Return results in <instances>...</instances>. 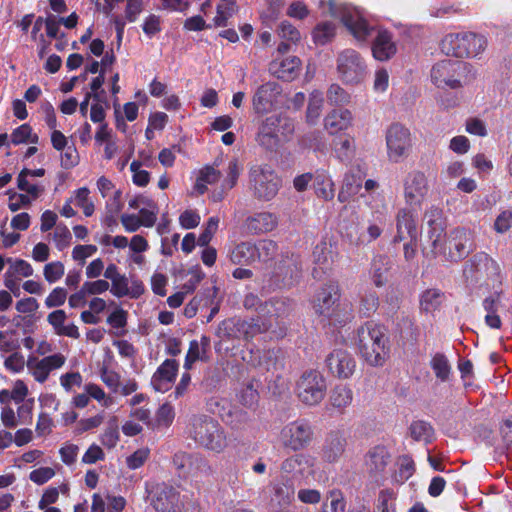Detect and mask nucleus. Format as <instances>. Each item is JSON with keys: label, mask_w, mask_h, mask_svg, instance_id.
<instances>
[{"label": "nucleus", "mask_w": 512, "mask_h": 512, "mask_svg": "<svg viewBox=\"0 0 512 512\" xmlns=\"http://www.w3.org/2000/svg\"><path fill=\"white\" fill-rule=\"evenodd\" d=\"M363 182V175L360 170L349 171L345 174L343 179V185L338 193V200L342 203L349 200L352 195L357 194Z\"/></svg>", "instance_id": "nucleus-33"}, {"label": "nucleus", "mask_w": 512, "mask_h": 512, "mask_svg": "<svg viewBox=\"0 0 512 512\" xmlns=\"http://www.w3.org/2000/svg\"><path fill=\"white\" fill-rule=\"evenodd\" d=\"M9 267L5 272V276L19 278L30 277L33 275L34 270L30 263L22 259L7 258Z\"/></svg>", "instance_id": "nucleus-50"}, {"label": "nucleus", "mask_w": 512, "mask_h": 512, "mask_svg": "<svg viewBox=\"0 0 512 512\" xmlns=\"http://www.w3.org/2000/svg\"><path fill=\"white\" fill-rule=\"evenodd\" d=\"M253 364L263 373L279 376L284 368V361L279 350L257 351L253 356Z\"/></svg>", "instance_id": "nucleus-22"}, {"label": "nucleus", "mask_w": 512, "mask_h": 512, "mask_svg": "<svg viewBox=\"0 0 512 512\" xmlns=\"http://www.w3.org/2000/svg\"><path fill=\"white\" fill-rule=\"evenodd\" d=\"M388 339L383 326L370 321L357 330V347L362 358L371 366H382L388 356Z\"/></svg>", "instance_id": "nucleus-2"}, {"label": "nucleus", "mask_w": 512, "mask_h": 512, "mask_svg": "<svg viewBox=\"0 0 512 512\" xmlns=\"http://www.w3.org/2000/svg\"><path fill=\"white\" fill-rule=\"evenodd\" d=\"M345 445L346 441L340 435H329L322 450V458L329 463L336 462L343 454Z\"/></svg>", "instance_id": "nucleus-35"}, {"label": "nucleus", "mask_w": 512, "mask_h": 512, "mask_svg": "<svg viewBox=\"0 0 512 512\" xmlns=\"http://www.w3.org/2000/svg\"><path fill=\"white\" fill-rule=\"evenodd\" d=\"M84 391L103 407H110L111 405L114 404L113 397L107 395L105 391L97 384H86L84 386Z\"/></svg>", "instance_id": "nucleus-58"}, {"label": "nucleus", "mask_w": 512, "mask_h": 512, "mask_svg": "<svg viewBox=\"0 0 512 512\" xmlns=\"http://www.w3.org/2000/svg\"><path fill=\"white\" fill-rule=\"evenodd\" d=\"M126 500L122 496H107L105 499L95 493L92 496L91 512H122Z\"/></svg>", "instance_id": "nucleus-32"}, {"label": "nucleus", "mask_w": 512, "mask_h": 512, "mask_svg": "<svg viewBox=\"0 0 512 512\" xmlns=\"http://www.w3.org/2000/svg\"><path fill=\"white\" fill-rule=\"evenodd\" d=\"M250 225L257 232H268L276 227L277 218L268 212L259 213L251 219Z\"/></svg>", "instance_id": "nucleus-54"}, {"label": "nucleus", "mask_w": 512, "mask_h": 512, "mask_svg": "<svg viewBox=\"0 0 512 512\" xmlns=\"http://www.w3.org/2000/svg\"><path fill=\"white\" fill-rule=\"evenodd\" d=\"M239 174L240 168L237 160H231L227 166L226 177L222 182V189L219 192L215 191L212 193V200L215 202L221 201L224 198L225 192L232 189L236 185Z\"/></svg>", "instance_id": "nucleus-38"}, {"label": "nucleus", "mask_w": 512, "mask_h": 512, "mask_svg": "<svg viewBox=\"0 0 512 512\" xmlns=\"http://www.w3.org/2000/svg\"><path fill=\"white\" fill-rule=\"evenodd\" d=\"M336 72L346 85H358L367 75L365 59L354 49H344L337 54Z\"/></svg>", "instance_id": "nucleus-9"}, {"label": "nucleus", "mask_w": 512, "mask_h": 512, "mask_svg": "<svg viewBox=\"0 0 512 512\" xmlns=\"http://www.w3.org/2000/svg\"><path fill=\"white\" fill-rule=\"evenodd\" d=\"M424 219L427 225V237L430 243L427 249L437 247L446 235V221L443 212L438 207H431L426 211Z\"/></svg>", "instance_id": "nucleus-20"}, {"label": "nucleus", "mask_w": 512, "mask_h": 512, "mask_svg": "<svg viewBox=\"0 0 512 512\" xmlns=\"http://www.w3.org/2000/svg\"><path fill=\"white\" fill-rule=\"evenodd\" d=\"M410 436L415 441H422L429 443L434 438V429L430 423L423 420H416L410 424L409 427Z\"/></svg>", "instance_id": "nucleus-43"}, {"label": "nucleus", "mask_w": 512, "mask_h": 512, "mask_svg": "<svg viewBox=\"0 0 512 512\" xmlns=\"http://www.w3.org/2000/svg\"><path fill=\"white\" fill-rule=\"evenodd\" d=\"M294 130L293 123L279 115L266 117L259 125L256 135L257 143L267 150L278 147L282 138H287Z\"/></svg>", "instance_id": "nucleus-10"}, {"label": "nucleus", "mask_w": 512, "mask_h": 512, "mask_svg": "<svg viewBox=\"0 0 512 512\" xmlns=\"http://www.w3.org/2000/svg\"><path fill=\"white\" fill-rule=\"evenodd\" d=\"M109 289L117 298L129 297L131 299L139 298L145 290L142 281L136 278L129 279L124 274L113 280Z\"/></svg>", "instance_id": "nucleus-24"}, {"label": "nucleus", "mask_w": 512, "mask_h": 512, "mask_svg": "<svg viewBox=\"0 0 512 512\" xmlns=\"http://www.w3.org/2000/svg\"><path fill=\"white\" fill-rule=\"evenodd\" d=\"M52 239L56 248L63 251L70 246L72 235L68 227L64 224H58L53 232Z\"/></svg>", "instance_id": "nucleus-59"}, {"label": "nucleus", "mask_w": 512, "mask_h": 512, "mask_svg": "<svg viewBox=\"0 0 512 512\" xmlns=\"http://www.w3.org/2000/svg\"><path fill=\"white\" fill-rule=\"evenodd\" d=\"M429 192L428 179L424 172L413 170L403 180V197L405 203L411 207H420Z\"/></svg>", "instance_id": "nucleus-14"}, {"label": "nucleus", "mask_w": 512, "mask_h": 512, "mask_svg": "<svg viewBox=\"0 0 512 512\" xmlns=\"http://www.w3.org/2000/svg\"><path fill=\"white\" fill-rule=\"evenodd\" d=\"M190 434L198 445L214 453H222L229 445L223 427L208 416H195L191 422Z\"/></svg>", "instance_id": "nucleus-6"}, {"label": "nucleus", "mask_w": 512, "mask_h": 512, "mask_svg": "<svg viewBox=\"0 0 512 512\" xmlns=\"http://www.w3.org/2000/svg\"><path fill=\"white\" fill-rule=\"evenodd\" d=\"M418 230L416 220L408 208H401L396 215V235L394 242H401L407 239L417 240Z\"/></svg>", "instance_id": "nucleus-23"}, {"label": "nucleus", "mask_w": 512, "mask_h": 512, "mask_svg": "<svg viewBox=\"0 0 512 512\" xmlns=\"http://www.w3.org/2000/svg\"><path fill=\"white\" fill-rule=\"evenodd\" d=\"M178 371V363L173 359H166L151 378V385L157 392H166L174 381Z\"/></svg>", "instance_id": "nucleus-25"}, {"label": "nucleus", "mask_w": 512, "mask_h": 512, "mask_svg": "<svg viewBox=\"0 0 512 512\" xmlns=\"http://www.w3.org/2000/svg\"><path fill=\"white\" fill-rule=\"evenodd\" d=\"M415 471L414 461L409 456H402L399 459V469L395 474V481L403 483L407 481Z\"/></svg>", "instance_id": "nucleus-61"}, {"label": "nucleus", "mask_w": 512, "mask_h": 512, "mask_svg": "<svg viewBox=\"0 0 512 512\" xmlns=\"http://www.w3.org/2000/svg\"><path fill=\"white\" fill-rule=\"evenodd\" d=\"M397 52L392 34L387 30H379L372 44L373 57L378 61H387Z\"/></svg>", "instance_id": "nucleus-28"}, {"label": "nucleus", "mask_w": 512, "mask_h": 512, "mask_svg": "<svg viewBox=\"0 0 512 512\" xmlns=\"http://www.w3.org/2000/svg\"><path fill=\"white\" fill-rule=\"evenodd\" d=\"M474 249L472 233L461 227L452 229L444 236L437 247L425 249L428 259L442 258L443 261L457 263L467 257Z\"/></svg>", "instance_id": "nucleus-4"}, {"label": "nucleus", "mask_w": 512, "mask_h": 512, "mask_svg": "<svg viewBox=\"0 0 512 512\" xmlns=\"http://www.w3.org/2000/svg\"><path fill=\"white\" fill-rule=\"evenodd\" d=\"M151 505L156 512H180L182 502L178 491L165 483L157 484L150 492Z\"/></svg>", "instance_id": "nucleus-16"}, {"label": "nucleus", "mask_w": 512, "mask_h": 512, "mask_svg": "<svg viewBox=\"0 0 512 512\" xmlns=\"http://www.w3.org/2000/svg\"><path fill=\"white\" fill-rule=\"evenodd\" d=\"M281 186V180L268 164H256L249 170V187L255 198L262 201L273 199Z\"/></svg>", "instance_id": "nucleus-8"}, {"label": "nucleus", "mask_w": 512, "mask_h": 512, "mask_svg": "<svg viewBox=\"0 0 512 512\" xmlns=\"http://www.w3.org/2000/svg\"><path fill=\"white\" fill-rule=\"evenodd\" d=\"M389 270L388 267V259L386 256H376L372 263H371V269L370 274L373 280V283L377 287L383 286L387 281V272Z\"/></svg>", "instance_id": "nucleus-42"}, {"label": "nucleus", "mask_w": 512, "mask_h": 512, "mask_svg": "<svg viewBox=\"0 0 512 512\" xmlns=\"http://www.w3.org/2000/svg\"><path fill=\"white\" fill-rule=\"evenodd\" d=\"M430 367L437 379L445 382L449 379L451 373V365L447 357L442 353H436L430 360Z\"/></svg>", "instance_id": "nucleus-47"}, {"label": "nucleus", "mask_w": 512, "mask_h": 512, "mask_svg": "<svg viewBox=\"0 0 512 512\" xmlns=\"http://www.w3.org/2000/svg\"><path fill=\"white\" fill-rule=\"evenodd\" d=\"M225 330H229V337H253L256 333L263 332L268 329L265 324H259L258 320H227L223 322Z\"/></svg>", "instance_id": "nucleus-26"}, {"label": "nucleus", "mask_w": 512, "mask_h": 512, "mask_svg": "<svg viewBox=\"0 0 512 512\" xmlns=\"http://www.w3.org/2000/svg\"><path fill=\"white\" fill-rule=\"evenodd\" d=\"M353 392L345 386H336L330 394V403L334 408L344 409L352 403Z\"/></svg>", "instance_id": "nucleus-48"}, {"label": "nucleus", "mask_w": 512, "mask_h": 512, "mask_svg": "<svg viewBox=\"0 0 512 512\" xmlns=\"http://www.w3.org/2000/svg\"><path fill=\"white\" fill-rule=\"evenodd\" d=\"M65 273V267L60 261H53L47 263L43 268V275L45 280L52 284L60 280Z\"/></svg>", "instance_id": "nucleus-60"}, {"label": "nucleus", "mask_w": 512, "mask_h": 512, "mask_svg": "<svg viewBox=\"0 0 512 512\" xmlns=\"http://www.w3.org/2000/svg\"><path fill=\"white\" fill-rule=\"evenodd\" d=\"M11 142L15 145L25 142L37 143L38 136L32 133V128L28 124H23L11 133Z\"/></svg>", "instance_id": "nucleus-57"}, {"label": "nucleus", "mask_w": 512, "mask_h": 512, "mask_svg": "<svg viewBox=\"0 0 512 512\" xmlns=\"http://www.w3.org/2000/svg\"><path fill=\"white\" fill-rule=\"evenodd\" d=\"M326 362L330 372L343 379L351 377L356 368V362L353 356L349 352L341 349L331 352Z\"/></svg>", "instance_id": "nucleus-21"}, {"label": "nucleus", "mask_w": 512, "mask_h": 512, "mask_svg": "<svg viewBox=\"0 0 512 512\" xmlns=\"http://www.w3.org/2000/svg\"><path fill=\"white\" fill-rule=\"evenodd\" d=\"M229 258L233 264L251 265L255 263L254 243L241 242L237 244L229 253Z\"/></svg>", "instance_id": "nucleus-36"}, {"label": "nucleus", "mask_w": 512, "mask_h": 512, "mask_svg": "<svg viewBox=\"0 0 512 512\" xmlns=\"http://www.w3.org/2000/svg\"><path fill=\"white\" fill-rule=\"evenodd\" d=\"M313 437L311 425L304 420H296L286 424L280 431L279 440L283 447L293 451L307 447Z\"/></svg>", "instance_id": "nucleus-13"}, {"label": "nucleus", "mask_w": 512, "mask_h": 512, "mask_svg": "<svg viewBox=\"0 0 512 512\" xmlns=\"http://www.w3.org/2000/svg\"><path fill=\"white\" fill-rule=\"evenodd\" d=\"M339 299V288L336 284L323 286L315 295L313 308L315 312L327 318H335L338 321L336 305Z\"/></svg>", "instance_id": "nucleus-17"}, {"label": "nucleus", "mask_w": 512, "mask_h": 512, "mask_svg": "<svg viewBox=\"0 0 512 512\" xmlns=\"http://www.w3.org/2000/svg\"><path fill=\"white\" fill-rule=\"evenodd\" d=\"M18 188L25 191L32 199L38 198L44 191L43 186L30 182L26 177L25 173H20L17 179Z\"/></svg>", "instance_id": "nucleus-63"}, {"label": "nucleus", "mask_w": 512, "mask_h": 512, "mask_svg": "<svg viewBox=\"0 0 512 512\" xmlns=\"http://www.w3.org/2000/svg\"><path fill=\"white\" fill-rule=\"evenodd\" d=\"M355 152L354 138L344 136L334 142V153L341 162H347L352 159Z\"/></svg>", "instance_id": "nucleus-46"}, {"label": "nucleus", "mask_w": 512, "mask_h": 512, "mask_svg": "<svg viewBox=\"0 0 512 512\" xmlns=\"http://www.w3.org/2000/svg\"><path fill=\"white\" fill-rule=\"evenodd\" d=\"M327 100L331 105L344 106L350 103L351 95L339 84L333 83L327 90Z\"/></svg>", "instance_id": "nucleus-55"}, {"label": "nucleus", "mask_w": 512, "mask_h": 512, "mask_svg": "<svg viewBox=\"0 0 512 512\" xmlns=\"http://www.w3.org/2000/svg\"><path fill=\"white\" fill-rule=\"evenodd\" d=\"M324 98L322 92L314 90L309 97L306 118L310 124H315L320 115L323 106Z\"/></svg>", "instance_id": "nucleus-53"}, {"label": "nucleus", "mask_w": 512, "mask_h": 512, "mask_svg": "<svg viewBox=\"0 0 512 512\" xmlns=\"http://www.w3.org/2000/svg\"><path fill=\"white\" fill-rule=\"evenodd\" d=\"M259 381L251 380L247 382L239 392V400L244 406L251 407L258 401Z\"/></svg>", "instance_id": "nucleus-56"}, {"label": "nucleus", "mask_w": 512, "mask_h": 512, "mask_svg": "<svg viewBox=\"0 0 512 512\" xmlns=\"http://www.w3.org/2000/svg\"><path fill=\"white\" fill-rule=\"evenodd\" d=\"M219 178L220 172L218 170L213 166H205L198 173L194 189L202 195L207 191V186L216 183Z\"/></svg>", "instance_id": "nucleus-41"}, {"label": "nucleus", "mask_w": 512, "mask_h": 512, "mask_svg": "<svg viewBox=\"0 0 512 512\" xmlns=\"http://www.w3.org/2000/svg\"><path fill=\"white\" fill-rule=\"evenodd\" d=\"M100 378L113 393L119 392L121 376L118 372L103 367L100 370Z\"/></svg>", "instance_id": "nucleus-62"}, {"label": "nucleus", "mask_w": 512, "mask_h": 512, "mask_svg": "<svg viewBox=\"0 0 512 512\" xmlns=\"http://www.w3.org/2000/svg\"><path fill=\"white\" fill-rule=\"evenodd\" d=\"M277 252V245L272 240H259L254 243L255 263H266L273 259Z\"/></svg>", "instance_id": "nucleus-51"}, {"label": "nucleus", "mask_w": 512, "mask_h": 512, "mask_svg": "<svg viewBox=\"0 0 512 512\" xmlns=\"http://www.w3.org/2000/svg\"><path fill=\"white\" fill-rule=\"evenodd\" d=\"M295 487L291 480L287 479L276 483L273 486V494L270 503L272 506L285 508L289 506L294 500Z\"/></svg>", "instance_id": "nucleus-30"}, {"label": "nucleus", "mask_w": 512, "mask_h": 512, "mask_svg": "<svg viewBox=\"0 0 512 512\" xmlns=\"http://www.w3.org/2000/svg\"><path fill=\"white\" fill-rule=\"evenodd\" d=\"M66 363V357L62 353H54L42 358L29 356L26 367L28 373L40 384L45 383L51 372L58 370Z\"/></svg>", "instance_id": "nucleus-15"}, {"label": "nucleus", "mask_w": 512, "mask_h": 512, "mask_svg": "<svg viewBox=\"0 0 512 512\" xmlns=\"http://www.w3.org/2000/svg\"><path fill=\"white\" fill-rule=\"evenodd\" d=\"M90 191L86 187H81L73 192V195L70 197L73 203L82 209L83 214L86 217H90L93 215L95 211V206L93 201L89 197Z\"/></svg>", "instance_id": "nucleus-49"}, {"label": "nucleus", "mask_w": 512, "mask_h": 512, "mask_svg": "<svg viewBox=\"0 0 512 512\" xmlns=\"http://www.w3.org/2000/svg\"><path fill=\"white\" fill-rule=\"evenodd\" d=\"M312 256L314 263L321 269H328L334 262L336 253L330 243L321 241L314 247Z\"/></svg>", "instance_id": "nucleus-39"}, {"label": "nucleus", "mask_w": 512, "mask_h": 512, "mask_svg": "<svg viewBox=\"0 0 512 512\" xmlns=\"http://www.w3.org/2000/svg\"><path fill=\"white\" fill-rule=\"evenodd\" d=\"M467 282L485 287L501 295L504 275L499 263L485 252L476 253L464 266Z\"/></svg>", "instance_id": "nucleus-1"}, {"label": "nucleus", "mask_w": 512, "mask_h": 512, "mask_svg": "<svg viewBox=\"0 0 512 512\" xmlns=\"http://www.w3.org/2000/svg\"><path fill=\"white\" fill-rule=\"evenodd\" d=\"M237 11L236 0H221L217 6V14L213 19L214 25L223 27L227 25V21Z\"/></svg>", "instance_id": "nucleus-52"}, {"label": "nucleus", "mask_w": 512, "mask_h": 512, "mask_svg": "<svg viewBox=\"0 0 512 512\" xmlns=\"http://www.w3.org/2000/svg\"><path fill=\"white\" fill-rule=\"evenodd\" d=\"M389 461V453L383 446H375L369 450L365 457V466L371 475L384 471Z\"/></svg>", "instance_id": "nucleus-31"}, {"label": "nucleus", "mask_w": 512, "mask_h": 512, "mask_svg": "<svg viewBox=\"0 0 512 512\" xmlns=\"http://www.w3.org/2000/svg\"><path fill=\"white\" fill-rule=\"evenodd\" d=\"M323 16L338 18L359 42H365L372 35L374 27L365 19L362 11L347 4H338L335 0H321L319 4Z\"/></svg>", "instance_id": "nucleus-3"}, {"label": "nucleus", "mask_w": 512, "mask_h": 512, "mask_svg": "<svg viewBox=\"0 0 512 512\" xmlns=\"http://www.w3.org/2000/svg\"><path fill=\"white\" fill-rule=\"evenodd\" d=\"M475 77L473 67L459 60H442L431 69V80L438 88L459 89Z\"/></svg>", "instance_id": "nucleus-5"}, {"label": "nucleus", "mask_w": 512, "mask_h": 512, "mask_svg": "<svg viewBox=\"0 0 512 512\" xmlns=\"http://www.w3.org/2000/svg\"><path fill=\"white\" fill-rule=\"evenodd\" d=\"M316 459L308 453H297L286 458L281 464V471L293 478H305L314 473Z\"/></svg>", "instance_id": "nucleus-19"}, {"label": "nucleus", "mask_w": 512, "mask_h": 512, "mask_svg": "<svg viewBox=\"0 0 512 512\" xmlns=\"http://www.w3.org/2000/svg\"><path fill=\"white\" fill-rule=\"evenodd\" d=\"M336 34L334 23L325 21L319 23L312 31V38L316 45H325L332 41Z\"/></svg>", "instance_id": "nucleus-45"}, {"label": "nucleus", "mask_w": 512, "mask_h": 512, "mask_svg": "<svg viewBox=\"0 0 512 512\" xmlns=\"http://www.w3.org/2000/svg\"><path fill=\"white\" fill-rule=\"evenodd\" d=\"M208 347L209 340L206 337H202L200 342L197 340L191 341L185 357L184 368L188 371L196 361L203 360Z\"/></svg>", "instance_id": "nucleus-40"}, {"label": "nucleus", "mask_w": 512, "mask_h": 512, "mask_svg": "<svg viewBox=\"0 0 512 512\" xmlns=\"http://www.w3.org/2000/svg\"><path fill=\"white\" fill-rule=\"evenodd\" d=\"M353 120V114L348 109L332 110L324 118V127L330 134H336L352 127Z\"/></svg>", "instance_id": "nucleus-29"}, {"label": "nucleus", "mask_w": 512, "mask_h": 512, "mask_svg": "<svg viewBox=\"0 0 512 512\" xmlns=\"http://www.w3.org/2000/svg\"><path fill=\"white\" fill-rule=\"evenodd\" d=\"M222 420L234 429L240 428L248 421V414L237 406L224 408L221 413Z\"/></svg>", "instance_id": "nucleus-44"}, {"label": "nucleus", "mask_w": 512, "mask_h": 512, "mask_svg": "<svg viewBox=\"0 0 512 512\" xmlns=\"http://www.w3.org/2000/svg\"><path fill=\"white\" fill-rule=\"evenodd\" d=\"M281 91V86L274 81H269L260 85L255 90L252 97V105L255 113L264 114L272 111Z\"/></svg>", "instance_id": "nucleus-18"}, {"label": "nucleus", "mask_w": 512, "mask_h": 512, "mask_svg": "<svg viewBox=\"0 0 512 512\" xmlns=\"http://www.w3.org/2000/svg\"><path fill=\"white\" fill-rule=\"evenodd\" d=\"M488 45L487 38L474 32L450 33L441 41V51L457 58L477 57Z\"/></svg>", "instance_id": "nucleus-7"}, {"label": "nucleus", "mask_w": 512, "mask_h": 512, "mask_svg": "<svg viewBox=\"0 0 512 512\" xmlns=\"http://www.w3.org/2000/svg\"><path fill=\"white\" fill-rule=\"evenodd\" d=\"M444 299L445 295L441 290L427 289L420 295V309L425 313H433L440 308Z\"/></svg>", "instance_id": "nucleus-37"}, {"label": "nucleus", "mask_w": 512, "mask_h": 512, "mask_svg": "<svg viewBox=\"0 0 512 512\" xmlns=\"http://www.w3.org/2000/svg\"><path fill=\"white\" fill-rule=\"evenodd\" d=\"M18 405L17 417L19 423L21 425L31 424L33 419L34 399H28L26 401L20 402Z\"/></svg>", "instance_id": "nucleus-64"}, {"label": "nucleus", "mask_w": 512, "mask_h": 512, "mask_svg": "<svg viewBox=\"0 0 512 512\" xmlns=\"http://www.w3.org/2000/svg\"><path fill=\"white\" fill-rule=\"evenodd\" d=\"M301 61L296 56L274 58L269 64L271 74L285 81L293 80L299 73Z\"/></svg>", "instance_id": "nucleus-27"}, {"label": "nucleus", "mask_w": 512, "mask_h": 512, "mask_svg": "<svg viewBox=\"0 0 512 512\" xmlns=\"http://www.w3.org/2000/svg\"><path fill=\"white\" fill-rule=\"evenodd\" d=\"M313 186L319 198L325 201L333 199L335 194L334 182L326 171H316L313 178Z\"/></svg>", "instance_id": "nucleus-34"}, {"label": "nucleus", "mask_w": 512, "mask_h": 512, "mask_svg": "<svg viewBox=\"0 0 512 512\" xmlns=\"http://www.w3.org/2000/svg\"><path fill=\"white\" fill-rule=\"evenodd\" d=\"M326 390V380L317 370L304 372L296 385L299 400L309 406L319 404L324 399Z\"/></svg>", "instance_id": "nucleus-11"}, {"label": "nucleus", "mask_w": 512, "mask_h": 512, "mask_svg": "<svg viewBox=\"0 0 512 512\" xmlns=\"http://www.w3.org/2000/svg\"><path fill=\"white\" fill-rule=\"evenodd\" d=\"M386 146L388 159L394 163L401 162L412 148L410 130L399 123L392 124L386 131Z\"/></svg>", "instance_id": "nucleus-12"}]
</instances>
